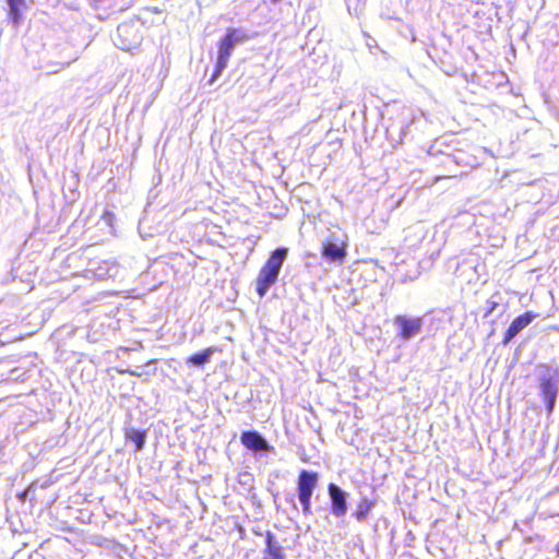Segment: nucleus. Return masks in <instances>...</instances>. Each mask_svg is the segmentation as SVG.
Listing matches in <instances>:
<instances>
[{
  "instance_id": "f257e3e1",
  "label": "nucleus",
  "mask_w": 559,
  "mask_h": 559,
  "mask_svg": "<svg viewBox=\"0 0 559 559\" xmlns=\"http://www.w3.org/2000/svg\"><path fill=\"white\" fill-rule=\"evenodd\" d=\"M287 249L276 248L271 252L267 261L260 267L257 277V293L260 298L264 297L270 287L278 281L281 267L284 265Z\"/></svg>"
},
{
  "instance_id": "f03ea898",
  "label": "nucleus",
  "mask_w": 559,
  "mask_h": 559,
  "mask_svg": "<svg viewBox=\"0 0 559 559\" xmlns=\"http://www.w3.org/2000/svg\"><path fill=\"white\" fill-rule=\"evenodd\" d=\"M318 480H320V476H318L317 472L301 469L299 475H297V498H299L301 512H304L305 515L312 514L311 497L312 492L317 489Z\"/></svg>"
},
{
  "instance_id": "7ed1b4c3",
  "label": "nucleus",
  "mask_w": 559,
  "mask_h": 559,
  "mask_svg": "<svg viewBox=\"0 0 559 559\" xmlns=\"http://www.w3.org/2000/svg\"><path fill=\"white\" fill-rule=\"evenodd\" d=\"M245 35H239L237 29L228 28L226 35L223 36L221 41L217 44V60L215 64V71L211 76L210 82L213 83L222 74L223 70L226 69L228 59L231 56L234 44L243 40Z\"/></svg>"
},
{
  "instance_id": "20e7f679",
  "label": "nucleus",
  "mask_w": 559,
  "mask_h": 559,
  "mask_svg": "<svg viewBox=\"0 0 559 559\" xmlns=\"http://www.w3.org/2000/svg\"><path fill=\"white\" fill-rule=\"evenodd\" d=\"M321 257L325 261L343 263L347 257V241L330 237L321 243Z\"/></svg>"
},
{
  "instance_id": "39448f33",
  "label": "nucleus",
  "mask_w": 559,
  "mask_h": 559,
  "mask_svg": "<svg viewBox=\"0 0 559 559\" xmlns=\"http://www.w3.org/2000/svg\"><path fill=\"white\" fill-rule=\"evenodd\" d=\"M558 372L554 371L550 374L540 378L539 390L542 400H544L546 412L551 414L555 409L557 399Z\"/></svg>"
},
{
  "instance_id": "423d86ee",
  "label": "nucleus",
  "mask_w": 559,
  "mask_h": 559,
  "mask_svg": "<svg viewBox=\"0 0 559 559\" xmlns=\"http://www.w3.org/2000/svg\"><path fill=\"white\" fill-rule=\"evenodd\" d=\"M394 323L399 325V336L403 341L418 336L423 328L420 317L409 318L405 314H397L394 317Z\"/></svg>"
},
{
  "instance_id": "0eeeda50",
  "label": "nucleus",
  "mask_w": 559,
  "mask_h": 559,
  "mask_svg": "<svg viewBox=\"0 0 559 559\" xmlns=\"http://www.w3.org/2000/svg\"><path fill=\"white\" fill-rule=\"evenodd\" d=\"M535 318L536 313L534 311H525L523 314L515 317L503 333L502 344L507 345L513 341V338L527 328Z\"/></svg>"
},
{
  "instance_id": "6e6552de",
  "label": "nucleus",
  "mask_w": 559,
  "mask_h": 559,
  "mask_svg": "<svg viewBox=\"0 0 559 559\" xmlns=\"http://www.w3.org/2000/svg\"><path fill=\"white\" fill-rule=\"evenodd\" d=\"M245 449L251 452H271L272 447L269 442L255 430H245L239 437Z\"/></svg>"
},
{
  "instance_id": "1a4fd4ad",
  "label": "nucleus",
  "mask_w": 559,
  "mask_h": 559,
  "mask_svg": "<svg viewBox=\"0 0 559 559\" xmlns=\"http://www.w3.org/2000/svg\"><path fill=\"white\" fill-rule=\"evenodd\" d=\"M118 43L124 50L135 48L140 43L139 31L127 23L118 26Z\"/></svg>"
},
{
  "instance_id": "9d476101",
  "label": "nucleus",
  "mask_w": 559,
  "mask_h": 559,
  "mask_svg": "<svg viewBox=\"0 0 559 559\" xmlns=\"http://www.w3.org/2000/svg\"><path fill=\"white\" fill-rule=\"evenodd\" d=\"M328 492H330L332 503V514L343 516L347 511L346 498L341 488L335 484L328 485Z\"/></svg>"
},
{
  "instance_id": "9b49d317",
  "label": "nucleus",
  "mask_w": 559,
  "mask_h": 559,
  "mask_svg": "<svg viewBox=\"0 0 559 559\" xmlns=\"http://www.w3.org/2000/svg\"><path fill=\"white\" fill-rule=\"evenodd\" d=\"M265 547L263 550L262 558L260 559H285V555L282 551V547L278 542L275 540V536L270 531L265 532Z\"/></svg>"
},
{
  "instance_id": "f8f14e48",
  "label": "nucleus",
  "mask_w": 559,
  "mask_h": 559,
  "mask_svg": "<svg viewBox=\"0 0 559 559\" xmlns=\"http://www.w3.org/2000/svg\"><path fill=\"white\" fill-rule=\"evenodd\" d=\"M9 7V19L17 25L23 19V10L28 8L26 0H7Z\"/></svg>"
},
{
  "instance_id": "ddd939ff",
  "label": "nucleus",
  "mask_w": 559,
  "mask_h": 559,
  "mask_svg": "<svg viewBox=\"0 0 559 559\" xmlns=\"http://www.w3.org/2000/svg\"><path fill=\"white\" fill-rule=\"evenodd\" d=\"M216 352H217V348L207 347L200 353L191 355V357H189V359H187V364H189L191 366H203L209 361V359L212 357V355Z\"/></svg>"
},
{
  "instance_id": "4468645a",
  "label": "nucleus",
  "mask_w": 559,
  "mask_h": 559,
  "mask_svg": "<svg viewBox=\"0 0 559 559\" xmlns=\"http://www.w3.org/2000/svg\"><path fill=\"white\" fill-rule=\"evenodd\" d=\"M373 501L369 499H362L358 502L356 511H354V518L358 522L364 521V519L369 514V511L372 510Z\"/></svg>"
},
{
  "instance_id": "2eb2a0df",
  "label": "nucleus",
  "mask_w": 559,
  "mask_h": 559,
  "mask_svg": "<svg viewBox=\"0 0 559 559\" xmlns=\"http://www.w3.org/2000/svg\"><path fill=\"white\" fill-rule=\"evenodd\" d=\"M127 439L134 443L135 451H140L144 447L145 441V431L144 430H135L129 429L127 430Z\"/></svg>"
},
{
  "instance_id": "dca6fc26",
  "label": "nucleus",
  "mask_w": 559,
  "mask_h": 559,
  "mask_svg": "<svg viewBox=\"0 0 559 559\" xmlns=\"http://www.w3.org/2000/svg\"><path fill=\"white\" fill-rule=\"evenodd\" d=\"M496 308H498V302H496V301L489 302L488 310H487L486 314H484V316L489 317L490 313H492L496 310Z\"/></svg>"
},
{
  "instance_id": "f3484780",
  "label": "nucleus",
  "mask_w": 559,
  "mask_h": 559,
  "mask_svg": "<svg viewBox=\"0 0 559 559\" xmlns=\"http://www.w3.org/2000/svg\"><path fill=\"white\" fill-rule=\"evenodd\" d=\"M27 492H28L27 490L19 492V495H17L19 500L24 502Z\"/></svg>"
},
{
  "instance_id": "a211bd4d",
  "label": "nucleus",
  "mask_w": 559,
  "mask_h": 559,
  "mask_svg": "<svg viewBox=\"0 0 559 559\" xmlns=\"http://www.w3.org/2000/svg\"><path fill=\"white\" fill-rule=\"evenodd\" d=\"M555 552H556L557 556H559V542L556 543Z\"/></svg>"
},
{
  "instance_id": "6ab92c4d",
  "label": "nucleus",
  "mask_w": 559,
  "mask_h": 559,
  "mask_svg": "<svg viewBox=\"0 0 559 559\" xmlns=\"http://www.w3.org/2000/svg\"><path fill=\"white\" fill-rule=\"evenodd\" d=\"M130 374L134 376V377H139V372H135V371H129Z\"/></svg>"
},
{
  "instance_id": "aec40b11",
  "label": "nucleus",
  "mask_w": 559,
  "mask_h": 559,
  "mask_svg": "<svg viewBox=\"0 0 559 559\" xmlns=\"http://www.w3.org/2000/svg\"><path fill=\"white\" fill-rule=\"evenodd\" d=\"M281 0H271L273 3H278Z\"/></svg>"
}]
</instances>
